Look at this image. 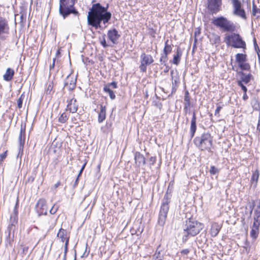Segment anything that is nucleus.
I'll return each instance as SVG.
<instances>
[{"label": "nucleus", "mask_w": 260, "mask_h": 260, "mask_svg": "<svg viewBox=\"0 0 260 260\" xmlns=\"http://www.w3.org/2000/svg\"><path fill=\"white\" fill-rule=\"evenodd\" d=\"M109 4L106 7L102 6L100 3L93 4L91 11L88 12L87 21L89 25L96 29L101 28V22L108 23L111 19L112 14L108 11Z\"/></svg>", "instance_id": "1"}, {"label": "nucleus", "mask_w": 260, "mask_h": 260, "mask_svg": "<svg viewBox=\"0 0 260 260\" xmlns=\"http://www.w3.org/2000/svg\"><path fill=\"white\" fill-rule=\"evenodd\" d=\"M203 228L204 225L203 223L193 220L192 219H189L186 221L184 228L182 242L185 243L190 237L195 236L198 235Z\"/></svg>", "instance_id": "2"}, {"label": "nucleus", "mask_w": 260, "mask_h": 260, "mask_svg": "<svg viewBox=\"0 0 260 260\" xmlns=\"http://www.w3.org/2000/svg\"><path fill=\"white\" fill-rule=\"evenodd\" d=\"M193 141L196 146L201 150L211 151L213 138L210 134L204 133L201 136L196 137Z\"/></svg>", "instance_id": "3"}, {"label": "nucleus", "mask_w": 260, "mask_h": 260, "mask_svg": "<svg viewBox=\"0 0 260 260\" xmlns=\"http://www.w3.org/2000/svg\"><path fill=\"white\" fill-rule=\"evenodd\" d=\"M78 0H60L59 11L64 18L71 14L78 15L79 13L74 7Z\"/></svg>", "instance_id": "4"}, {"label": "nucleus", "mask_w": 260, "mask_h": 260, "mask_svg": "<svg viewBox=\"0 0 260 260\" xmlns=\"http://www.w3.org/2000/svg\"><path fill=\"white\" fill-rule=\"evenodd\" d=\"M224 42L228 46L235 48H246V43L240 35L236 33L226 35L224 37Z\"/></svg>", "instance_id": "5"}, {"label": "nucleus", "mask_w": 260, "mask_h": 260, "mask_svg": "<svg viewBox=\"0 0 260 260\" xmlns=\"http://www.w3.org/2000/svg\"><path fill=\"white\" fill-rule=\"evenodd\" d=\"M170 199L167 194H166L162 201L160 209L158 215V224L160 226H164L166 222L167 214L169 210V203Z\"/></svg>", "instance_id": "6"}, {"label": "nucleus", "mask_w": 260, "mask_h": 260, "mask_svg": "<svg viewBox=\"0 0 260 260\" xmlns=\"http://www.w3.org/2000/svg\"><path fill=\"white\" fill-rule=\"evenodd\" d=\"M212 22L215 26L222 28L225 31H234L236 28L233 22L223 16L214 18Z\"/></svg>", "instance_id": "7"}, {"label": "nucleus", "mask_w": 260, "mask_h": 260, "mask_svg": "<svg viewBox=\"0 0 260 260\" xmlns=\"http://www.w3.org/2000/svg\"><path fill=\"white\" fill-rule=\"evenodd\" d=\"M233 7V14L243 19H246L245 10L242 8V4L239 0H231Z\"/></svg>", "instance_id": "8"}, {"label": "nucleus", "mask_w": 260, "mask_h": 260, "mask_svg": "<svg viewBox=\"0 0 260 260\" xmlns=\"http://www.w3.org/2000/svg\"><path fill=\"white\" fill-rule=\"evenodd\" d=\"M154 60L151 55L146 54L145 53L141 54L140 56L141 64L139 66L140 71L145 72L147 70V66L152 63Z\"/></svg>", "instance_id": "9"}, {"label": "nucleus", "mask_w": 260, "mask_h": 260, "mask_svg": "<svg viewBox=\"0 0 260 260\" xmlns=\"http://www.w3.org/2000/svg\"><path fill=\"white\" fill-rule=\"evenodd\" d=\"M207 8L212 14H216L220 10L222 0H207Z\"/></svg>", "instance_id": "10"}, {"label": "nucleus", "mask_w": 260, "mask_h": 260, "mask_svg": "<svg viewBox=\"0 0 260 260\" xmlns=\"http://www.w3.org/2000/svg\"><path fill=\"white\" fill-rule=\"evenodd\" d=\"M36 210L39 215L47 214L48 209L45 199H41L38 201L36 205Z\"/></svg>", "instance_id": "11"}, {"label": "nucleus", "mask_w": 260, "mask_h": 260, "mask_svg": "<svg viewBox=\"0 0 260 260\" xmlns=\"http://www.w3.org/2000/svg\"><path fill=\"white\" fill-rule=\"evenodd\" d=\"M76 77L73 74L68 75L64 80V87L69 90H73L76 85Z\"/></svg>", "instance_id": "12"}, {"label": "nucleus", "mask_w": 260, "mask_h": 260, "mask_svg": "<svg viewBox=\"0 0 260 260\" xmlns=\"http://www.w3.org/2000/svg\"><path fill=\"white\" fill-rule=\"evenodd\" d=\"M57 237L60 239L62 243L64 241L66 242L65 248L66 251L69 240V237L67 235V231L63 229H60L57 234Z\"/></svg>", "instance_id": "13"}, {"label": "nucleus", "mask_w": 260, "mask_h": 260, "mask_svg": "<svg viewBox=\"0 0 260 260\" xmlns=\"http://www.w3.org/2000/svg\"><path fill=\"white\" fill-rule=\"evenodd\" d=\"M107 36L109 39L113 44H116L117 43V40L120 37L118 31L115 28L109 30L107 33Z\"/></svg>", "instance_id": "14"}, {"label": "nucleus", "mask_w": 260, "mask_h": 260, "mask_svg": "<svg viewBox=\"0 0 260 260\" xmlns=\"http://www.w3.org/2000/svg\"><path fill=\"white\" fill-rule=\"evenodd\" d=\"M67 109L71 113H75L78 110V105L77 103L76 100L73 98L68 101Z\"/></svg>", "instance_id": "15"}, {"label": "nucleus", "mask_w": 260, "mask_h": 260, "mask_svg": "<svg viewBox=\"0 0 260 260\" xmlns=\"http://www.w3.org/2000/svg\"><path fill=\"white\" fill-rule=\"evenodd\" d=\"M254 222L260 224V200L254 206Z\"/></svg>", "instance_id": "16"}, {"label": "nucleus", "mask_w": 260, "mask_h": 260, "mask_svg": "<svg viewBox=\"0 0 260 260\" xmlns=\"http://www.w3.org/2000/svg\"><path fill=\"white\" fill-rule=\"evenodd\" d=\"M19 140V154L20 153V151H23V148L24 146V144L25 142V127H23L22 125H21L20 132L19 134V136L18 138Z\"/></svg>", "instance_id": "17"}, {"label": "nucleus", "mask_w": 260, "mask_h": 260, "mask_svg": "<svg viewBox=\"0 0 260 260\" xmlns=\"http://www.w3.org/2000/svg\"><path fill=\"white\" fill-rule=\"evenodd\" d=\"M106 116V108L105 106L100 105V111L99 112L98 122L102 123L105 119Z\"/></svg>", "instance_id": "18"}, {"label": "nucleus", "mask_w": 260, "mask_h": 260, "mask_svg": "<svg viewBox=\"0 0 260 260\" xmlns=\"http://www.w3.org/2000/svg\"><path fill=\"white\" fill-rule=\"evenodd\" d=\"M239 75L241 76L240 80L238 81H242V82L245 84L248 83L252 77V75L251 74H245L244 72L240 71L238 73Z\"/></svg>", "instance_id": "19"}, {"label": "nucleus", "mask_w": 260, "mask_h": 260, "mask_svg": "<svg viewBox=\"0 0 260 260\" xmlns=\"http://www.w3.org/2000/svg\"><path fill=\"white\" fill-rule=\"evenodd\" d=\"M220 230V226L217 223H213L211 225L210 233L212 237L216 236Z\"/></svg>", "instance_id": "20"}, {"label": "nucleus", "mask_w": 260, "mask_h": 260, "mask_svg": "<svg viewBox=\"0 0 260 260\" xmlns=\"http://www.w3.org/2000/svg\"><path fill=\"white\" fill-rule=\"evenodd\" d=\"M14 75V71L11 68H8L5 74L3 76V78L5 80L9 81L13 78Z\"/></svg>", "instance_id": "21"}, {"label": "nucleus", "mask_w": 260, "mask_h": 260, "mask_svg": "<svg viewBox=\"0 0 260 260\" xmlns=\"http://www.w3.org/2000/svg\"><path fill=\"white\" fill-rule=\"evenodd\" d=\"M259 225L260 224L255 222H253L252 230L250 232L251 236L252 238H255L257 237V234L258 233Z\"/></svg>", "instance_id": "22"}, {"label": "nucleus", "mask_w": 260, "mask_h": 260, "mask_svg": "<svg viewBox=\"0 0 260 260\" xmlns=\"http://www.w3.org/2000/svg\"><path fill=\"white\" fill-rule=\"evenodd\" d=\"M259 177V173L257 170H255L251 178V186L255 188L257 185V182Z\"/></svg>", "instance_id": "23"}, {"label": "nucleus", "mask_w": 260, "mask_h": 260, "mask_svg": "<svg viewBox=\"0 0 260 260\" xmlns=\"http://www.w3.org/2000/svg\"><path fill=\"white\" fill-rule=\"evenodd\" d=\"M135 160L137 163H138L139 165L141 164L143 165L145 164V158L144 156L140 153L137 152L135 154Z\"/></svg>", "instance_id": "24"}, {"label": "nucleus", "mask_w": 260, "mask_h": 260, "mask_svg": "<svg viewBox=\"0 0 260 260\" xmlns=\"http://www.w3.org/2000/svg\"><path fill=\"white\" fill-rule=\"evenodd\" d=\"M197 120H191L190 123V137L191 138H193L197 130Z\"/></svg>", "instance_id": "25"}, {"label": "nucleus", "mask_w": 260, "mask_h": 260, "mask_svg": "<svg viewBox=\"0 0 260 260\" xmlns=\"http://www.w3.org/2000/svg\"><path fill=\"white\" fill-rule=\"evenodd\" d=\"M159 247L157 248L156 252L153 254L152 260H162L164 255L161 253V250H158Z\"/></svg>", "instance_id": "26"}, {"label": "nucleus", "mask_w": 260, "mask_h": 260, "mask_svg": "<svg viewBox=\"0 0 260 260\" xmlns=\"http://www.w3.org/2000/svg\"><path fill=\"white\" fill-rule=\"evenodd\" d=\"M181 55V52L179 48L177 49L176 54L174 55L173 63L178 65L180 62V58Z\"/></svg>", "instance_id": "27"}, {"label": "nucleus", "mask_w": 260, "mask_h": 260, "mask_svg": "<svg viewBox=\"0 0 260 260\" xmlns=\"http://www.w3.org/2000/svg\"><path fill=\"white\" fill-rule=\"evenodd\" d=\"M236 60L240 64L246 60V55L242 53H238L236 55Z\"/></svg>", "instance_id": "28"}, {"label": "nucleus", "mask_w": 260, "mask_h": 260, "mask_svg": "<svg viewBox=\"0 0 260 260\" xmlns=\"http://www.w3.org/2000/svg\"><path fill=\"white\" fill-rule=\"evenodd\" d=\"M169 40H167L165 42V46L164 49V53L167 54L168 55L171 52L172 50L173 45L169 44Z\"/></svg>", "instance_id": "29"}, {"label": "nucleus", "mask_w": 260, "mask_h": 260, "mask_svg": "<svg viewBox=\"0 0 260 260\" xmlns=\"http://www.w3.org/2000/svg\"><path fill=\"white\" fill-rule=\"evenodd\" d=\"M104 90L105 92L108 93L109 95L111 100H114L115 98V95L114 92L110 89L109 86L106 85L104 87Z\"/></svg>", "instance_id": "30"}, {"label": "nucleus", "mask_w": 260, "mask_h": 260, "mask_svg": "<svg viewBox=\"0 0 260 260\" xmlns=\"http://www.w3.org/2000/svg\"><path fill=\"white\" fill-rule=\"evenodd\" d=\"M7 25V24L6 20L2 17H0V34L5 32V29Z\"/></svg>", "instance_id": "31"}, {"label": "nucleus", "mask_w": 260, "mask_h": 260, "mask_svg": "<svg viewBox=\"0 0 260 260\" xmlns=\"http://www.w3.org/2000/svg\"><path fill=\"white\" fill-rule=\"evenodd\" d=\"M29 247L26 245L21 244L20 245V250H21L20 254L23 256L27 254Z\"/></svg>", "instance_id": "32"}, {"label": "nucleus", "mask_w": 260, "mask_h": 260, "mask_svg": "<svg viewBox=\"0 0 260 260\" xmlns=\"http://www.w3.org/2000/svg\"><path fill=\"white\" fill-rule=\"evenodd\" d=\"M252 14L257 18H260V9L257 8L254 4H253L252 6Z\"/></svg>", "instance_id": "33"}, {"label": "nucleus", "mask_w": 260, "mask_h": 260, "mask_svg": "<svg viewBox=\"0 0 260 260\" xmlns=\"http://www.w3.org/2000/svg\"><path fill=\"white\" fill-rule=\"evenodd\" d=\"M239 67L242 70L249 71L250 69L249 64L244 62L239 64Z\"/></svg>", "instance_id": "34"}, {"label": "nucleus", "mask_w": 260, "mask_h": 260, "mask_svg": "<svg viewBox=\"0 0 260 260\" xmlns=\"http://www.w3.org/2000/svg\"><path fill=\"white\" fill-rule=\"evenodd\" d=\"M68 116L66 113H63L61 114L60 117L58 118V121L60 123H65L68 120Z\"/></svg>", "instance_id": "35"}, {"label": "nucleus", "mask_w": 260, "mask_h": 260, "mask_svg": "<svg viewBox=\"0 0 260 260\" xmlns=\"http://www.w3.org/2000/svg\"><path fill=\"white\" fill-rule=\"evenodd\" d=\"M168 59V54L164 53L160 58V62L161 64H165L166 62L167 61Z\"/></svg>", "instance_id": "36"}, {"label": "nucleus", "mask_w": 260, "mask_h": 260, "mask_svg": "<svg viewBox=\"0 0 260 260\" xmlns=\"http://www.w3.org/2000/svg\"><path fill=\"white\" fill-rule=\"evenodd\" d=\"M237 84L238 86L241 87V89L244 91V92H247V89L246 87L244 85V84L242 82V81H238Z\"/></svg>", "instance_id": "37"}, {"label": "nucleus", "mask_w": 260, "mask_h": 260, "mask_svg": "<svg viewBox=\"0 0 260 260\" xmlns=\"http://www.w3.org/2000/svg\"><path fill=\"white\" fill-rule=\"evenodd\" d=\"M24 98V95L21 94L20 98L17 100V105L19 108H21L22 106V102Z\"/></svg>", "instance_id": "38"}, {"label": "nucleus", "mask_w": 260, "mask_h": 260, "mask_svg": "<svg viewBox=\"0 0 260 260\" xmlns=\"http://www.w3.org/2000/svg\"><path fill=\"white\" fill-rule=\"evenodd\" d=\"M218 172V170L214 166H212L210 170V173L211 174L215 175Z\"/></svg>", "instance_id": "39"}, {"label": "nucleus", "mask_w": 260, "mask_h": 260, "mask_svg": "<svg viewBox=\"0 0 260 260\" xmlns=\"http://www.w3.org/2000/svg\"><path fill=\"white\" fill-rule=\"evenodd\" d=\"M58 209V207L57 206H55V205H54L51 208V209L50 210V213L51 214H54L57 212Z\"/></svg>", "instance_id": "40"}, {"label": "nucleus", "mask_w": 260, "mask_h": 260, "mask_svg": "<svg viewBox=\"0 0 260 260\" xmlns=\"http://www.w3.org/2000/svg\"><path fill=\"white\" fill-rule=\"evenodd\" d=\"M221 109H222V107L220 106H218L217 107L216 109L215 110V116H217L218 117H219V112Z\"/></svg>", "instance_id": "41"}, {"label": "nucleus", "mask_w": 260, "mask_h": 260, "mask_svg": "<svg viewBox=\"0 0 260 260\" xmlns=\"http://www.w3.org/2000/svg\"><path fill=\"white\" fill-rule=\"evenodd\" d=\"M7 151L0 154V159L3 160L7 156Z\"/></svg>", "instance_id": "42"}, {"label": "nucleus", "mask_w": 260, "mask_h": 260, "mask_svg": "<svg viewBox=\"0 0 260 260\" xmlns=\"http://www.w3.org/2000/svg\"><path fill=\"white\" fill-rule=\"evenodd\" d=\"M190 252V250L188 249H183L181 251V253L183 255H187Z\"/></svg>", "instance_id": "43"}, {"label": "nucleus", "mask_w": 260, "mask_h": 260, "mask_svg": "<svg viewBox=\"0 0 260 260\" xmlns=\"http://www.w3.org/2000/svg\"><path fill=\"white\" fill-rule=\"evenodd\" d=\"M101 43L104 48H106L108 46L105 38H103V40L101 42Z\"/></svg>", "instance_id": "44"}, {"label": "nucleus", "mask_w": 260, "mask_h": 260, "mask_svg": "<svg viewBox=\"0 0 260 260\" xmlns=\"http://www.w3.org/2000/svg\"><path fill=\"white\" fill-rule=\"evenodd\" d=\"M155 160H156V158L154 157H151L149 158V161L150 162V164L152 165L154 164V162H155Z\"/></svg>", "instance_id": "45"}, {"label": "nucleus", "mask_w": 260, "mask_h": 260, "mask_svg": "<svg viewBox=\"0 0 260 260\" xmlns=\"http://www.w3.org/2000/svg\"><path fill=\"white\" fill-rule=\"evenodd\" d=\"M253 42H254V46L255 49H258V52H260V49L256 43V39L255 38L253 39Z\"/></svg>", "instance_id": "46"}, {"label": "nucleus", "mask_w": 260, "mask_h": 260, "mask_svg": "<svg viewBox=\"0 0 260 260\" xmlns=\"http://www.w3.org/2000/svg\"><path fill=\"white\" fill-rule=\"evenodd\" d=\"M110 85L112 86L113 88H117V83L115 82H112L108 86H109Z\"/></svg>", "instance_id": "47"}, {"label": "nucleus", "mask_w": 260, "mask_h": 260, "mask_svg": "<svg viewBox=\"0 0 260 260\" xmlns=\"http://www.w3.org/2000/svg\"><path fill=\"white\" fill-rule=\"evenodd\" d=\"M220 37L218 36H216L215 37V43H219L220 42Z\"/></svg>", "instance_id": "48"}, {"label": "nucleus", "mask_w": 260, "mask_h": 260, "mask_svg": "<svg viewBox=\"0 0 260 260\" xmlns=\"http://www.w3.org/2000/svg\"><path fill=\"white\" fill-rule=\"evenodd\" d=\"M184 100L186 101L187 103V106H190V102H189V98L188 96L185 95L184 97Z\"/></svg>", "instance_id": "49"}, {"label": "nucleus", "mask_w": 260, "mask_h": 260, "mask_svg": "<svg viewBox=\"0 0 260 260\" xmlns=\"http://www.w3.org/2000/svg\"><path fill=\"white\" fill-rule=\"evenodd\" d=\"M242 99L244 101H246L248 99V96L247 95L246 92H244V94H243Z\"/></svg>", "instance_id": "50"}, {"label": "nucleus", "mask_w": 260, "mask_h": 260, "mask_svg": "<svg viewBox=\"0 0 260 260\" xmlns=\"http://www.w3.org/2000/svg\"><path fill=\"white\" fill-rule=\"evenodd\" d=\"M55 58H54L53 60V62L52 64H50V69L51 70L54 68L55 66Z\"/></svg>", "instance_id": "51"}, {"label": "nucleus", "mask_w": 260, "mask_h": 260, "mask_svg": "<svg viewBox=\"0 0 260 260\" xmlns=\"http://www.w3.org/2000/svg\"><path fill=\"white\" fill-rule=\"evenodd\" d=\"M191 120H197L196 114L195 111H193L192 113V117Z\"/></svg>", "instance_id": "52"}, {"label": "nucleus", "mask_w": 260, "mask_h": 260, "mask_svg": "<svg viewBox=\"0 0 260 260\" xmlns=\"http://www.w3.org/2000/svg\"><path fill=\"white\" fill-rule=\"evenodd\" d=\"M59 185H60V182H57L56 184H55L54 185L53 187H54V189L57 188Z\"/></svg>", "instance_id": "53"}, {"label": "nucleus", "mask_w": 260, "mask_h": 260, "mask_svg": "<svg viewBox=\"0 0 260 260\" xmlns=\"http://www.w3.org/2000/svg\"><path fill=\"white\" fill-rule=\"evenodd\" d=\"M189 106H187V103H185L184 109V110L186 112H187V108Z\"/></svg>", "instance_id": "54"}, {"label": "nucleus", "mask_w": 260, "mask_h": 260, "mask_svg": "<svg viewBox=\"0 0 260 260\" xmlns=\"http://www.w3.org/2000/svg\"><path fill=\"white\" fill-rule=\"evenodd\" d=\"M85 166H86V163H85V164L83 165L82 167V168H81V169H80L81 171H83V170H84V168H85Z\"/></svg>", "instance_id": "55"}, {"label": "nucleus", "mask_w": 260, "mask_h": 260, "mask_svg": "<svg viewBox=\"0 0 260 260\" xmlns=\"http://www.w3.org/2000/svg\"><path fill=\"white\" fill-rule=\"evenodd\" d=\"M82 172H83V171H81V170H80L79 173L78 175V178H79V177H80V176H81V175L82 174Z\"/></svg>", "instance_id": "56"}, {"label": "nucleus", "mask_w": 260, "mask_h": 260, "mask_svg": "<svg viewBox=\"0 0 260 260\" xmlns=\"http://www.w3.org/2000/svg\"><path fill=\"white\" fill-rule=\"evenodd\" d=\"M66 252H65V253L63 256V260H66Z\"/></svg>", "instance_id": "57"}, {"label": "nucleus", "mask_w": 260, "mask_h": 260, "mask_svg": "<svg viewBox=\"0 0 260 260\" xmlns=\"http://www.w3.org/2000/svg\"><path fill=\"white\" fill-rule=\"evenodd\" d=\"M78 179H79V178H78V177H77V179H76V181H75V183H76V184H77V183H78Z\"/></svg>", "instance_id": "58"}, {"label": "nucleus", "mask_w": 260, "mask_h": 260, "mask_svg": "<svg viewBox=\"0 0 260 260\" xmlns=\"http://www.w3.org/2000/svg\"><path fill=\"white\" fill-rule=\"evenodd\" d=\"M256 52H257V54H259V52L258 51V49H255Z\"/></svg>", "instance_id": "59"}, {"label": "nucleus", "mask_w": 260, "mask_h": 260, "mask_svg": "<svg viewBox=\"0 0 260 260\" xmlns=\"http://www.w3.org/2000/svg\"><path fill=\"white\" fill-rule=\"evenodd\" d=\"M58 54H59V51L58 50L56 52V55H58Z\"/></svg>", "instance_id": "60"}, {"label": "nucleus", "mask_w": 260, "mask_h": 260, "mask_svg": "<svg viewBox=\"0 0 260 260\" xmlns=\"http://www.w3.org/2000/svg\"><path fill=\"white\" fill-rule=\"evenodd\" d=\"M9 244H10V245H11V244H12V243H11V241H10L9 242Z\"/></svg>", "instance_id": "61"}, {"label": "nucleus", "mask_w": 260, "mask_h": 260, "mask_svg": "<svg viewBox=\"0 0 260 260\" xmlns=\"http://www.w3.org/2000/svg\"><path fill=\"white\" fill-rule=\"evenodd\" d=\"M8 237L9 238H10V234L9 233V235H8Z\"/></svg>", "instance_id": "62"}, {"label": "nucleus", "mask_w": 260, "mask_h": 260, "mask_svg": "<svg viewBox=\"0 0 260 260\" xmlns=\"http://www.w3.org/2000/svg\"><path fill=\"white\" fill-rule=\"evenodd\" d=\"M14 220H15V218H16V216H14Z\"/></svg>", "instance_id": "63"}]
</instances>
